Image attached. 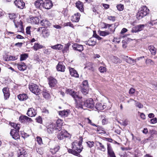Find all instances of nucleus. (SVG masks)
Here are the masks:
<instances>
[{"label":"nucleus","mask_w":157,"mask_h":157,"mask_svg":"<svg viewBox=\"0 0 157 157\" xmlns=\"http://www.w3.org/2000/svg\"><path fill=\"white\" fill-rule=\"evenodd\" d=\"M78 108L85 109L86 108L91 109L95 107V103L93 99L91 98L85 100L83 98L81 100V102L78 103Z\"/></svg>","instance_id":"obj_1"},{"label":"nucleus","mask_w":157,"mask_h":157,"mask_svg":"<svg viewBox=\"0 0 157 157\" xmlns=\"http://www.w3.org/2000/svg\"><path fill=\"white\" fill-rule=\"evenodd\" d=\"M67 92L74 99L76 104V107L78 108V103L81 102V100L83 98L79 95L78 92L73 91L72 89H68L67 90Z\"/></svg>","instance_id":"obj_2"},{"label":"nucleus","mask_w":157,"mask_h":157,"mask_svg":"<svg viewBox=\"0 0 157 157\" xmlns=\"http://www.w3.org/2000/svg\"><path fill=\"white\" fill-rule=\"evenodd\" d=\"M149 12V10L145 6H143L139 10L136 14V17L138 20L141 19L146 16Z\"/></svg>","instance_id":"obj_3"},{"label":"nucleus","mask_w":157,"mask_h":157,"mask_svg":"<svg viewBox=\"0 0 157 157\" xmlns=\"http://www.w3.org/2000/svg\"><path fill=\"white\" fill-rule=\"evenodd\" d=\"M72 144L73 149L74 150H76L77 152H78V154L82 151L83 147L80 142H78L77 141H75L72 143Z\"/></svg>","instance_id":"obj_4"},{"label":"nucleus","mask_w":157,"mask_h":157,"mask_svg":"<svg viewBox=\"0 0 157 157\" xmlns=\"http://www.w3.org/2000/svg\"><path fill=\"white\" fill-rule=\"evenodd\" d=\"M29 88L32 93L36 95H38L40 91V89L39 88L38 86L36 84L33 83L29 84Z\"/></svg>","instance_id":"obj_5"},{"label":"nucleus","mask_w":157,"mask_h":157,"mask_svg":"<svg viewBox=\"0 0 157 157\" xmlns=\"http://www.w3.org/2000/svg\"><path fill=\"white\" fill-rule=\"evenodd\" d=\"M70 136V134L66 131L63 130L57 135V137L59 139L61 140L64 138L69 137Z\"/></svg>","instance_id":"obj_6"},{"label":"nucleus","mask_w":157,"mask_h":157,"mask_svg":"<svg viewBox=\"0 0 157 157\" xmlns=\"http://www.w3.org/2000/svg\"><path fill=\"white\" fill-rule=\"evenodd\" d=\"M47 131L49 134H52L56 131V132L59 131L56 129V125L55 124L52 123L48 125L47 128Z\"/></svg>","instance_id":"obj_7"},{"label":"nucleus","mask_w":157,"mask_h":157,"mask_svg":"<svg viewBox=\"0 0 157 157\" xmlns=\"http://www.w3.org/2000/svg\"><path fill=\"white\" fill-rule=\"evenodd\" d=\"M9 17L10 20H13V22L16 27L17 28L18 26H19V25H20L21 27H22V22H20L19 23V24L18 25V26L17 25V22H16L17 18V16L14 13L9 14Z\"/></svg>","instance_id":"obj_8"},{"label":"nucleus","mask_w":157,"mask_h":157,"mask_svg":"<svg viewBox=\"0 0 157 157\" xmlns=\"http://www.w3.org/2000/svg\"><path fill=\"white\" fill-rule=\"evenodd\" d=\"M108 157H116L110 144H107Z\"/></svg>","instance_id":"obj_9"},{"label":"nucleus","mask_w":157,"mask_h":157,"mask_svg":"<svg viewBox=\"0 0 157 157\" xmlns=\"http://www.w3.org/2000/svg\"><path fill=\"white\" fill-rule=\"evenodd\" d=\"M84 43L90 46H94L96 44V39L94 37H91L88 41H85Z\"/></svg>","instance_id":"obj_10"},{"label":"nucleus","mask_w":157,"mask_h":157,"mask_svg":"<svg viewBox=\"0 0 157 157\" xmlns=\"http://www.w3.org/2000/svg\"><path fill=\"white\" fill-rule=\"evenodd\" d=\"M53 6L52 1L50 0H45L44 2L43 7L46 9H49Z\"/></svg>","instance_id":"obj_11"},{"label":"nucleus","mask_w":157,"mask_h":157,"mask_svg":"<svg viewBox=\"0 0 157 157\" xmlns=\"http://www.w3.org/2000/svg\"><path fill=\"white\" fill-rule=\"evenodd\" d=\"M10 134L13 138L15 140H17L20 139V136L18 132L14 129H12L10 132Z\"/></svg>","instance_id":"obj_12"},{"label":"nucleus","mask_w":157,"mask_h":157,"mask_svg":"<svg viewBox=\"0 0 157 157\" xmlns=\"http://www.w3.org/2000/svg\"><path fill=\"white\" fill-rule=\"evenodd\" d=\"M14 3L18 8L21 9H23L25 6V3L22 0H16Z\"/></svg>","instance_id":"obj_13"},{"label":"nucleus","mask_w":157,"mask_h":157,"mask_svg":"<svg viewBox=\"0 0 157 157\" xmlns=\"http://www.w3.org/2000/svg\"><path fill=\"white\" fill-rule=\"evenodd\" d=\"M144 25H137L132 29V32L134 33L141 31L144 29Z\"/></svg>","instance_id":"obj_14"},{"label":"nucleus","mask_w":157,"mask_h":157,"mask_svg":"<svg viewBox=\"0 0 157 157\" xmlns=\"http://www.w3.org/2000/svg\"><path fill=\"white\" fill-rule=\"evenodd\" d=\"M72 48L74 50L78 51L79 52H81L83 50V46L77 43L74 44L72 45Z\"/></svg>","instance_id":"obj_15"},{"label":"nucleus","mask_w":157,"mask_h":157,"mask_svg":"<svg viewBox=\"0 0 157 157\" xmlns=\"http://www.w3.org/2000/svg\"><path fill=\"white\" fill-rule=\"evenodd\" d=\"M57 70L59 71L63 72L65 69V66L62 62H59L56 66Z\"/></svg>","instance_id":"obj_16"},{"label":"nucleus","mask_w":157,"mask_h":157,"mask_svg":"<svg viewBox=\"0 0 157 157\" xmlns=\"http://www.w3.org/2000/svg\"><path fill=\"white\" fill-rule=\"evenodd\" d=\"M80 14L79 13H76L71 17V21L74 22H78L80 19Z\"/></svg>","instance_id":"obj_17"},{"label":"nucleus","mask_w":157,"mask_h":157,"mask_svg":"<svg viewBox=\"0 0 157 157\" xmlns=\"http://www.w3.org/2000/svg\"><path fill=\"white\" fill-rule=\"evenodd\" d=\"M27 114L29 117H34L36 115V112L33 108H30L27 111Z\"/></svg>","instance_id":"obj_18"},{"label":"nucleus","mask_w":157,"mask_h":157,"mask_svg":"<svg viewBox=\"0 0 157 157\" xmlns=\"http://www.w3.org/2000/svg\"><path fill=\"white\" fill-rule=\"evenodd\" d=\"M2 91L4 96V99L6 100L9 98L10 95L9 89L7 87L4 88L2 89Z\"/></svg>","instance_id":"obj_19"},{"label":"nucleus","mask_w":157,"mask_h":157,"mask_svg":"<svg viewBox=\"0 0 157 157\" xmlns=\"http://www.w3.org/2000/svg\"><path fill=\"white\" fill-rule=\"evenodd\" d=\"M70 113V111L69 110H64L63 111H60L59 113L60 116L62 117H67Z\"/></svg>","instance_id":"obj_20"},{"label":"nucleus","mask_w":157,"mask_h":157,"mask_svg":"<svg viewBox=\"0 0 157 157\" xmlns=\"http://www.w3.org/2000/svg\"><path fill=\"white\" fill-rule=\"evenodd\" d=\"M19 120L21 122L25 121H32V119L26 116H21L19 118Z\"/></svg>","instance_id":"obj_21"},{"label":"nucleus","mask_w":157,"mask_h":157,"mask_svg":"<svg viewBox=\"0 0 157 157\" xmlns=\"http://www.w3.org/2000/svg\"><path fill=\"white\" fill-rule=\"evenodd\" d=\"M63 124V121L60 119L57 120L56 122V129L58 131H60L62 129V126Z\"/></svg>","instance_id":"obj_22"},{"label":"nucleus","mask_w":157,"mask_h":157,"mask_svg":"<svg viewBox=\"0 0 157 157\" xmlns=\"http://www.w3.org/2000/svg\"><path fill=\"white\" fill-rule=\"evenodd\" d=\"M44 2L42 0H37L35 2V5L37 8L41 9L43 7Z\"/></svg>","instance_id":"obj_23"},{"label":"nucleus","mask_w":157,"mask_h":157,"mask_svg":"<svg viewBox=\"0 0 157 157\" xmlns=\"http://www.w3.org/2000/svg\"><path fill=\"white\" fill-rule=\"evenodd\" d=\"M105 107L106 106L104 104L98 103L96 104L94 108L98 110H100L104 109Z\"/></svg>","instance_id":"obj_24"},{"label":"nucleus","mask_w":157,"mask_h":157,"mask_svg":"<svg viewBox=\"0 0 157 157\" xmlns=\"http://www.w3.org/2000/svg\"><path fill=\"white\" fill-rule=\"evenodd\" d=\"M70 73L71 75L73 77L76 78H78L79 77V75L76 71L74 68H70L69 69Z\"/></svg>","instance_id":"obj_25"},{"label":"nucleus","mask_w":157,"mask_h":157,"mask_svg":"<svg viewBox=\"0 0 157 157\" xmlns=\"http://www.w3.org/2000/svg\"><path fill=\"white\" fill-rule=\"evenodd\" d=\"M17 65L18 69L20 71H24L26 69V66L24 63H18Z\"/></svg>","instance_id":"obj_26"},{"label":"nucleus","mask_w":157,"mask_h":157,"mask_svg":"<svg viewBox=\"0 0 157 157\" xmlns=\"http://www.w3.org/2000/svg\"><path fill=\"white\" fill-rule=\"evenodd\" d=\"M38 18L36 17H30L28 22L32 24H36L37 23Z\"/></svg>","instance_id":"obj_27"},{"label":"nucleus","mask_w":157,"mask_h":157,"mask_svg":"<svg viewBox=\"0 0 157 157\" xmlns=\"http://www.w3.org/2000/svg\"><path fill=\"white\" fill-rule=\"evenodd\" d=\"M57 80L52 77H50L49 78V84L51 87H54L57 83Z\"/></svg>","instance_id":"obj_28"},{"label":"nucleus","mask_w":157,"mask_h":157,"mask_svg":"<svg viewBox=\"0 0 157 157\" xmlns=\"http://www.w3.org/2000/svg\"><path fill=\"white\" fill-rule=\"evenodd\" d=\"M97 146H98V148L100 150L104 152L105 151L106 148L104 145L101 143L99 142H98L97 143Z\"/></svg>","instance_id":"obj_29"},{"label":"nucleus","mask_w":157,"mask_h":157,"mask_svg":"<svg viewBox=\"0 0 157 157\" xmlns=\"http://www.w3.org/2000/svg\"><path fill=\"white\" fill-rule=\"evenodd\" d=\"M18 98L21 101H24L26 100L28 97L26 94H21L17 96Z\"/></svg>","instance_id":"obj_30"},{"label":"nucleus","mask_w":157,"mask_h":157,"mask_svg":"<svg viewBox=\"0 0 157 157\" xmlns=\"http://www.w3.org/2000/svg\"><path fill=\"white\" fill-rule=\"evenodd\" d=\"M76 6L80 11L81 12H83V5L82 2L80 1L77 2L76 3Z\"/></svg>","instance_id":"obj_31"},{"label":"nucleus","mask_w":157,"mask_h":157,"mask_svg":"<svg viewBox=\"0 0 157 157\" xmlns=\"http://www.w3.org/2000/svg\"><path fill=\"white\" fill-rule=\"evenodd\" d=\"M148 49L150 51L151 54L153 55H155L156 52V50L155 47L153 45H150L148 46Z\"/></svg>","instance_id":"obj_32"},{"label":"nucleus","mask_w":157,"mask_h":157,"mask_svg":"<svg viewBox=\"0 0 157 157\" xmlns=\"http://www.w3.org/2000/svg\"><path fill=\"white\" fill-rule=\"evenodd\" d=\"M6 61H9L10 60H14L17 59L16 57L11 56L10 55H6L4 58Z\"/></svg>","instance_id":"obj_33"},{"label":"nucleus","mask_w":157,"mask_h":157,"mask_svg":"<svg viewBox=\"0 0 157 157\" xmlns=\"http://www.w3.org/2000/svg\"><path fill=\"white\" fill-rule=\"evenodd\" d=\"M43 46V45L40 44L38 43H35L33 47V49L35 51H37L38 50L42 48Z\"/></svg>","instance_id":"obj_34"},{"label":"nucleus","mask_w":157,"mask_h":157,"mask_svg":"<svg viewBox=\"0 0 157 157\" xmlns=\"http://www.w3.org/2000/svg\"><path fill=\"white\" fill-rule=\"evenodd\" d=\"M127 59H126V61L129 64L134 65L136 63V60L133 59L130 57H128V56H127Z\"/></svg>","instance_id":"obj_35"},{"label":"nucleus","mask_w":157,"mask_h":157,"mask_svg":"<svg viewBox=\"0 0 157 157\" xmlns=\"http://www.w3.org/2000/svg\"><path fill=\"white\" fill-rule=\"evenodd\" d=\"M40 24L42 26L44 27H47L49 26L50 23L49 21L47 20H43L40 21Z\"/></svg>","instance_id":"obj_36"},{"label":"nucleus","mask_w":157,"mask_h":157,"mask_svg":"<svg viewBox=\"0 0 157 157\" xmlns=\"http://www.w3.org/2000/svg\"><path fill=\"white\" fill-rule=\"evenodd\" d=\"M51 48L54 49L60 50L63 49V46L61 44H58L52 46Z\"/></svg>","instance_id":"obj_37"},{"label":"nucleus","mask_w":157,"mask_h":157,"mask_svg":"<svg viewBox=\"0 0 157 157\" xmlns=\"http://www.w3.org/2000/svg\"><path fill=\"white\" fill-rule=\"evenodd\" d=\"M59 149V147L58 145L56 146L53 148H51L50 151L53 154H55L58 151Z\"/></svg>","instance_id":"obj_38"},{"label":"nucleus","mask_w":157,"mask_h":157,"mask_svg":"<svg viewBox=\"0 0 157 157\" xmlns=\"http://www.w3.org/2000/svg\"><path fill=\"white\" fill-rule=\"evenodd\" d=\"M42 94L44 97L48 99L50 97V94L45 90H43Z\"/></svg>","instance_id":"obj_39"},{"label":"nucleus","mask_w":157,"mask_h":157,"mask_svg":"<svg viewBox=\"0 0 157 157\" xmlns=\"http://www.w3.org/2000/svg\"><path fill=\"white\" fill-rule=\"evenodd\" d=\"M69 45L70 44H65L63 49L62 50L63 53H67L69 52Z\"/></svg>","instance_id":"obj_40"},{"label":"nucleus","mask_w":157,"mask_h":157,"mask_svg":"<svg viewBox=\"0 0 157 157\" xmlns=\"http://www.w3.org/2000/svg\"><path fill=\"white\" fill-rule=\"evenodd\" d=\"M68 152L69 153H71L73 155L78 156L80 155L79 154H78V152H77L76 151L74 150L73 149H69L68 150Z\"/></svg>","instance_id":"obj_41"},{"label":"nucleus","mask_w":157,"mask_h":157,"mask_svg":"<svg viewBox=\"0 0 157 157\" xmlns=\"http://www.w3.org/2000/svg\"><path fill=\"white\" fill-rule=\"evenodd\" d=\"M88 87H82L81 91L83 94L86 95L88 93Z\"/></svg>","instance_id":"obj_42"},{"label":"nucleus","mask_w":157,"mask_h":157,"mask_svg":"<svg viewBox=\"0 0 157 157\" xmlns=\"http://www.w3.org/2000/svg\"><path fill=\"white\" fill-rule=\"evenodd\" d=\"M44 36L45 37H48L50 35V32L48 30L44 29L42 30Z\"/></svg>","instance_id":"obj_43"},{"label":"nucleus","mask_w":157,"mask_h":157,"mask_svg":"<svg viewBox=\"0 0 157 157\" xmlns=\"http://www.w3.org/2000/svg\"><path fill=\"white\" fill-rule=\"evenodd\" d=\"M111 33L109 31H101L100 32V35L102 36H105L110 34Z\"/></svg>","instance_id":"obj_44"},{"label":"nucleus","mask_w":157,"mask_h":157,"mask_svg":"<svg viewBox=\"0 0 157 157\" xmlns=\"http://www.w3.org/2000/svg\"><path fill=\"white\" fill-rule=\"evenodd\" d=\"M28 57V54H21V55L20 59L21 61H23L25 60Z\"/></svg>","instance_id":"obj_45"},{"label":"nucleus","mask_w":157,"mask_h":157,"mask_svg":"<svg viewBox=\"0 0 157 157\" xmlns=\"http://www.w3.org/2000/svg\"><path fill=\"white\" fill-rule=\"evenodd\" d=\"M36 151L38 153L42 155L43 153L44 150L43 148L42 147L37 148H36Z\"/></svg>","instance_id":"obj_46"},{"label":"nucleus","mask_w":157,"mask_h":157,"mask_svg":"<svg viewBox=\"0 0 157 157\" xmlns=\"http://www.w3.org/2000/svg\"><path fill=\"white\" fill-rule=\"evenodd\" d=\"M27 152L25 149L23 148L20 149V152L19 155H27Z\"/></svg>","instance_id":"obj_47"},{"label":"nucleus","mask_w":157,"mask_h":157,"mask_svg":"<svg viewBox=\"0 0 157 157\" xmlns=\"http://www.w3.org/2000/svg\"><path fill=\"white\" fill-rule=\"evenodd\" d=\"M145 63L147 64L153 65L154 64V62L150 59H147L146 60Z\"/></svg>","instance_id":"obj_48"},{"label":"nucleus","mask_w":157,"mask_h":157,"mask_svg":"<svg viewBox=\"0 0 157 157\" xmlns=\"http://www.w3.org/2000/svg\"><path fill=\"white\" fill-rule=\"evenodd\" d=\"M113 62L115 63H120V60L118 58L114 56L113 59Z\"/></svg>","instance_id":"obj_49"},{"label":"nucleus","mask_w":157,"mask_h":157,"mask_svg":"<svg viewBox=\"0 0 157 157\" xmlns=\"http://www.w3.org/2000/svg\"><path fill=\"white\" fill-rule=\"evenodd\" d=\"M99 70L100 72L103 73L106 71V68L104 67H100L99 68Z\"/></svg>","instance_id":"obj_50"},{"label":"nucleus","mask_w":157,"mask_h":157,"mask_svg":"<svg viewBox=\"0 0 157 157\" xmlns=\"http://www.w3.org/2000/svg\"><path fill=\"white\" fill-rule=\"evenodd\" d=\"M117 9L120 11H122L124 9V6L122 4L117 5Z\"/></svg>","instance_id":"obj_51"},{"label":"nucleus","mask_w":157,"mask_h":157,"mask_svg":"<svg viewBox=\"0 0 157 157\" xmlns=\"http://www.w3.org/2000/svg\"><path fill=\"white\" fill-rule=\"evenodd\" d=\"M135 101L136 102V106L140 108H142L143 107V106L140 103L137 102L136 101Z\"/></svg>","instance_id":"obj_52"},{"label":"nucleus","mask_w":157,"mask_h":157,"mask_svg":"<svg viewBox=\"0 0 157 157\" xmlns=\"http://www.w3.org/2000/svg\"><path fill=\"white\" fill-rule=\"evenodd\" d=\"M36 141L39 144H42V139L40 137L37 136L36 138Z\"/></svg>","instance_id":"obj_53"},{"label":"nucleus","mask_w":157,"mask_h":157,"mask_svg":"<svg viewBox=\"0 0 157 157\" xmlns=\"http://www.w3.org/2000/svg\"><path fill=\"white\" fill-rule=\"evenodd\" d=\"M21 127V125L20 124H16L14 128L16 131L19 132V129Z\"/></svg>","instance_id":"obj_54"},{"label":"nucleus","mask_w":157,"mask_h":157,"mask_svg":"<svg viewBox=\"0 0 157 157\" xmlns=\"http://www.w3.org/2000/svg\"><path fill=\"white\" fill-rule=\"evenodd\" d=\"M88 147L90 148L94 146V142L93 141H89L87 142Z\"/></svg>","instance_id":"obj_55"},{"label":"nucleus","mask_w":157,"mask_h":157,"mask_svg":"<svg viewBox=\"0 0 157 157\" xmlns=\"http://www.w3.org/2000/svg\"><path fill=\"white\" fill-rule=\"evenodd\" d=\"M107 19L110 21H114L115 20V17L113 16H109L108 17Z\"/></svg>","instance_id":"obj_56"},{"label":"nucleus","mask_w":157,"mask_h":157,"mask_svg":"<svg viewBox=\"0 0 157 157\" xmlns=\"http://www.w3.org/2000/svg\"><path fill=\"white\" fill-rule=\"evenodd\" d=\"M150 122L151 124H155L157 122V119L156 118H154L150 120Z\"/></svg>","instance_id":"obj_57"},{"label":"nucleus","mask_w":157,"mask_h":157,"mask_svg":"<svg viewBox=\"0 0 157 157\" xmlns=\"http://www.w3.org/2000/svg\"><path fill=\"white\" fill-rule=\"evenodd\" d=\"M82 85L83 87H88V82L87 80H85L83 82Z\"/></svg>","instance_id":"obj_58"},{"label":"nucleus","mask_w":157,"mask_h":157,"mask_svg":"<svg viewBox=\"0 0 157 157\" xmlns=\"http://www.w3.org/2000/svg\"><path fill=\"white\" fill-rule=\"evenodd\" d=\"M135 89L133 88H131L129 90V93L130 94H132L135 93Z\"/></svg>","instance_id":"obj_59"},{"label":"nucleus","mask_w":157,"mask_h":157,"mask_svg":"<svg viewBox=\"0 0 157 157\" xmlns=\"http://www.w3.org/2000/svg\"><path fill=\"white\" fill-rule=\"evenodd\" d=\"M65 26H69L72 28L74 27L73 25L71 22L66 23L64 24Z\"/></svg>","instance_id":"obj_60"},{"label":"nucleus","mask_w":157,"mask_h":157,"mask_svg":"<svg viewBox=\"0 0 157 157\" xmlns=\"http://www.w3.org/2000/svg\"><path fill=\"white\" fill-rule=\"evenodd\" d=\"M87 120L88 121V123L89 124H90L91 125L95 126L96 127H98V126L97 125H96V124H94V123H93L91 120H90L89 118H87Z\"/></svg>","instance_id":"obj_61"},{"label":"nucleus","mask_w":157,"mask_h":157,"mask_svg":"<svg viewBox=\"0 0 157 157\" xmlns=\"http://www.w3.org/2000/svg\"><path fill=\"white\" fill-rule=\"evenodd\" d=\"M36 121L40 124H41L42 122V118L40 117H38L36 118Z\"/></svg>","instance_id":"obj_62"},{"label":"nucleus","mask_w":157,"mask_h":157,"mask_svg":"<svg viewBox=\"0 0 157 157\" xmlns=\"http://www.w3.org/2000/svg\"><path fill=\"white\" fill-rule=\"evenodd\" d=\"M30 27H28L26 28V33L27 34H30Z\"/></svg>","instance_id":"obj_63"},{"label":"nucleus","mask_w":157,"mask_h":157,"mask_svg":"<svg viewBox=\"0 0 157 157\" xmlns=\"http://www.w3.org/2000/svg\"><path fill=\"white\" fill-rule=\"evenodd\" d=\"M14 33L13 32H10L7 31H6L5 32V35L8 36H10V35L13 34Z\"/></svg>","instance_id":"obj_64"}]
</instances>
